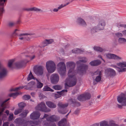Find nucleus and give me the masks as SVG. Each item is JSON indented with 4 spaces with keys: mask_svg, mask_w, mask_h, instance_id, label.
<instances>
[{
    "mask_svg": "<svg viewBox=\"0 0 126 126\" xmlns=\"http://www.w3.org/2000/svg\"><path fill=\"white\" fill-rule=\"evenodd\" d=\"M75 74H72V73L70 70L68 73V77L65 80V88L68 89V87H72L75 85L77 82V80L74 76Z\"/></svg>",
    "mask_w": 126,
    "mask_h": 126,
    "instance_id": "1",
    "label": "nucleus"
},
{
    "mask_svg": "<svg viewBox=\"0 0 126 126\" xmlns=\"http://www.w3.org/2000/svg\"><path fill=\"white\" fill-rule=\"evenodd\" d=\"M35 109L36 110L45 112H49L51 111L50 109L46 106L45 103L43 102L38 104L35 107Z\"/></svg>",
    "mask_w": 126,
    "mask_h": 126,
    "instance_id": "2",
    "label": "nucleus"
},
{
    "mask_svg": "<svg viewBox=\"0 0 126 126\" xmlns=\"http://www.w3.org/2000/svg\"><path fill=\"white\" fill-rule=\"evenodd\" d=\"M46 66L48 72L50 73L53 72L56 69L55 63L51 61H48L46 63Z\"/></svg>",
    "mask_w": 126,
    "mask_h": 126,
    "instance_id": "3",
    "label": "nucleus"
},
{
    "mask_svg": "<svg viewBox=\"0 0 126 126\" xmlns=\"http://www.w3.org/2000/svg\"><path fill=\"white\" fill-rule=\"evenodd\" d=\"M57 121V117L55 115L48 116L47 118V120L44 121V126H47L48 125V123H53Z\"/></svg>",
    "mask_w": 126,
    "mask_h": 126,
    "instance_id": "4",
    "label": "nucleus"
},
{
    "mask_svg": "<svg viewBox=\"0 0 126 126\" xmlns=\"http://www.w3.org/2000/svg\"><path fill=\"white\" fill-rule=\"evenodd\" d=\"M58 71L61 73L63 74L66 72V68L65 63L63 62L59 63L57 65Z\"/></svg>",
    "mask_w": 126,
    "mask_h": 126,
    "instance_id": "5",
    "label": "nucleus"
},
{
    "mask_svg": "<svg viewBox=\"0 0 126 126\" xmlns=\"http://www.w3.org/2000/svg\"><path fill=\"white\" fill-rule=\"evenodd\" d=\"M59 77L58 74L54 73L50 76V80L51 83L53 84L57 83L59 81Z\"/></svg>",
    "mask_w": 126,
    "mask_h": 126,
    "instance_id": "6",
    "label": "nucleus"
},
{
    "mask_svg": "<svg viewBox=\"0 0 126 126\" xmlns=\"http://www.w3.org/2000/svg\"><path fill=\"white\" fill-rule=\"evenodd\" d=\"M67 68H70L68 73L70 70V71L72 73V74H75V72L74 70L75 67V64L74 63L72 62H69L67 63Z\"/></svg>",
    "mask_w": 126,
    "mask_h": 126,
    "instance_id": "7",
    "label": "nucleus"
},
{
    "mask_svg": "<svg viewBox=\"0 0 126 126\" xmlns=\"http://www.w3.org/2000/svg\"><path fill=\"white\" fill-rule=\"evenodd\" d=\"M117 99L119 102L120 103L122 102L124 105L126 106V98L125 97V95L124 94H121L118 97Z\"/></svg>",
    "mask_w": 126,
    "mask_h": 126,
    "instance_id": "8",
    "label": "nucleus"
},
{
    "mask_svg": "<svg viewBox=\"0 0 126 126\" xmlns=\"http://www.w3.org/2000/svg\"><path fill=\"white\" fill-rule=\"evenodd\" d=\"M34 71L36 74L39 75H41L43 73V67L41 66L36 67L34 69Z\"/></svg>",
    "mask_w": 126,
    "mask_h": 126,
    "instance_id": "9",
    "label": "nucleus"
},
{
    "mask_svg": "<svg viewBox=\"0 0 126 126\" xmlns=\"http://www.w3.org/2000/svg\"><path fill=\"white\" fill-rule=\"evenodd\" d=\"M40 113L38 111H34L30 115V118L32 119H37L40 116Z\"/></svg>",
    "mask_w": 126,
    "mask_h": 126,
    "instance_id": "10",
    "label": "nucleus"
},
{
    "mask_svg": "<svg viewBox=\"0 0 126 126\" xmlns=\"http://www.w3.org/2000/svg\"><path fill=\"white\" fill-rule=\"evenodd\" d=\"M88 67L87 65L82 64L81 65L78 67V69L80 71L82 72H86L88 69Z\"/></svg>",
    "mask_w": 126,
    "mask_h": 126,
    "instance_id": "11",
    "label": "nucleus"
},
{
    "mask_svg": "<svg viewBox=\"0 0 126 126\" xmlns=\"http://www.w3.org/2000/svg\"><path fill=\"white\" fill-rule=\"evenodd\" d=\"M98 76H97L95 79V81L97 82L100 81L101 78V73L100 71H96L94 73V75H97Z\"/></svg>",
    "mask_w": 126,
    "mask_h": 126,
    "instance_id": "12",
    "label": "nucleus"
},
{
    "mask_svg": "<svg viewBox=\"0 0 126 126\" xmlns=\"http://www.w3.org/2000/svg\"><path fill=\"white\" fill-rule=\"evenodd\" d=\"M46 103L47 106L50 108L54 109L56 107V105L53 102L48 101L46 102Z\"/></svg>",
    "mask_w": 126,
    "mask_h": 126,
    "instance_id": "13",
    "label": "nucleus"
},
{
    "mask_svg": "<svg viewBox=\"0 0 126 126\" xmlns=\"http://www.w3.org/2000/svg\"><path fill=\"white\" fill-rule=\"evenodd\" d=\"M100 23L98 26V30H103L105 25V22L103 20L101 21L100 22Z\"/></svg>",
    "mask_w": 126,
    "mask_h": 126,
    "instance_id": "14",
    "label": "nucleus"
},
{
    "mask_svg": "<svg viewBox=\"0 0 126 126\" xmlns=\"http://www.w3.org/2000/svg\"><path fill=\"white\" fill-rule=\"evenodd\" d=\"M67 121L66 119L63 118L59 121L58 123L59 126H65L67 124Z\"/></svg>",
    "mask_w": 126,
    "mask_h": 126,
    "instance_id": "15",
    "label": "nucleus"
},
{
    "mask_svg": "<svg viewBox=\"0 0 126 126\" xmlns=\"http://www.w3.org/2000/svg\"><path fill=\"white\" fill-rule=\"evenodd\" d=\"M101 63V61L99 60H95L91 62L90 64L93 66H96L98 65Z\"/></svg>",
    "mask_w": 126,
    "mask_h": 126,
    "instance_id": "16",
    "label": "nucleus"
},
{
    "mask_svg": "<svg viewBox=\"0 0 126 126\" xmlns=\"http://www.w3.org/2000/svg\"><path fill=\"white\" fill-rule=\"evenodd\" d=\"M78 20L79 23L83 26L85 27L87 26L86 23L83 19L79 18L78 19Z\"/></svg>",
    "mask_w": 126,
    "mask_h": 126,
    "instance_id": "17",
    "label": "nucleus"
},
{
    "mask_svg": "<svg viewBox=\"0 0 126 126\" xmlns=\"http://www.w3.org/2000/svg\"><path fill=\"white\" fill-rule=\"evenodd\" d=\"M106 56L107 58L109 59H115L116 58L120 59L116 55L113 54H107Z\"/></svg>",
    "mask_w": 126,
    "mask_h": 126,
    "instance_id": "18",
    "label": "nucleus"
},
{
    "mask_svg": "<svg viewBox=\"0 0 126 126\" xmlns=\"http://www.w3.org/2000/svg\"><path fill=\"white\" fill-rule=\"evenodd\" d=\"M68 103L63 104L61 102H59L58 104V106L59 108H64L67 107L68 106Z\"/></svg>",
    "mask_w": 126,
    "mask_h": 126,
    "instance_id": "19",
    "label": "nucleus"
},
{
    "mask_svg": "<svg viewBox=\"0 0 126 126\" xmlns=\"http://www.w3.org/2000/svg\"><path fill=\"white\" fill-rule=\"evenodd\" d=\"M6 71L5 69L3 68L1 72H0V78H1L4 76L6 74Z\"/></svg>",
    "mask_w": 126,
    "mask_h": 126,
    "instance_id": "20",
    "label": "nucleus"
},
{
    "mask_svg": "<svg viewBox=\"0 0 126 126\" xmlns=\"http://www.w3.org/2000/svg\"><path fill=\"white\" fill-rule=\"evenodd\" d=\"M43 90L44 91H49L51 92H54V90H53L50 88L47 85L45 86Z\"/></svg>",
    "mask_w": 126,
    "mask_h": 126,
    "instance_id": "21",
    "label": "nucleus"
},
{
    "mask_svg": "<svg viewBox=\"0 0 126 126\" xmlns=\"http://www.w3.org/2000/svg\"><path fill=\"white\" fill-rule=\"evenodd\" d=\"M25 10L29 11H34L36 12L40 11H41L40 9L37 8L35 7H33L31 8L26 9Z\"/></svg>",
    "mask_w": 126,
    "mask_h": 126,
    "instance_id": "22",
    "label": "nucleus"
},
{
    "mask_svg": "<svg viewBox=\"0 0 126 126\" xmlns=\"http://www.w3.org/2000/svg\"><path fill=\"white\" fill-rule=\"evenodd\" d=\"M117 65L121 68L126 67V62H123L122 63H117Z\"/></svg>",
    "mask_w": 126,
    "mask_h": 126,
    "instance_id": "23",
    "label": "nucleus"
},
{
    "mask_svg": "<svg viewBox=\"0 0 126 126\" xmlns=\"http://www.w3.org/2000/svg\"><path fill=\"white\" fill-rule=\"evenodd\" d=\"M36 87L38 88H41L43 86V84L39 81L38 79H36Z\"/></svg>",
    "mask_w": 126,
    "mask_h": 126,
    "instance_id": "24",
    "label": "nucleus"
},
{
    "mask_svg": "<svg viewBox=\"0 0 126 126\" xmlns=\"http://www.w3.org/2000/svg\"><path fill=\"white\" fill-rule=\"evenodd\" d=\"M84 95L85 100L89 99L91 97V95L89 93H86L83 94Z\"/></svg>",
    "mask_w": 126,
    "mask_h": 126,
    "instance_id": "25",
    "label": "nucleus"
},
{
    "mask_svg": "<svg viewBox=\"0 0 126 126\" xmlns=\"http://www.w3.org/2000/svg\"><path fill=\"white\" fill-rule=\"evenodd\" d=\"M69 3H66V4H64V5H63V4H61V5H60L58 8V9H54L53 11L54 12H57L60 9L62 8L65 7V6H66V5H67Z\"/></svg>",
    "mask_w": 126,
    "mask_h": 126,
    "instance_id": "26",
    "label": "nucleus"
},
{
    "mask_svg": "<svg viewBox=\"0 0 126 126\" xmlns=\"http://www.w3.org/2000/svg\"><path fill=\"white\" fill-rule=\"evenodd\" d=\"M84 95L83 94L79 95L77 97L78 99L80 101H82L85 100Z\"/></svg>",
    "mask_w": 126,
    "mask_h": 126,
    "instance_id": "27",
    "label": "nucleus"
},
{
    "mask_svg": "<svg viewBox=\"0 0 126 126\" xmlns=\"http://www.w3.org/2000/svg\"><path fill=\"white\" fill-rule=\"evenodd\" d=\"M29 112V111L28 110H25L23 111L22 113L20 114V115L21 116L23 117H25Z\"/></svg>",
    "mask_w": 126,
    "mask_h": 126,
    "instance_id": "28",
    "label": "nucleus"
},
{
    "mask_svg": "<svg viewBox=\"0 0 126 126\" xmlns=\"http://www.w3.org/2000/svg\"><path fill=\"white\" fill-rule=\"evenodd\" d=\"M53 89L56 90H60L62 89V87L60 85H55L52 87Z\"/></svg>",
    "mask_w": 126,
    "mask_h": 126,
    "instance_id": "29",
    "label": "nucleus"
},
{
    "mask_svg": "<svg viewBox=\"0 0 126 126\" xmlns=\"http://www.w3.org/2000/svg\"><path fill=\"white\" fill-rule=\"evenodd\" d=\"M114 67L118 68V69L117 70L119 72H122L126 71V68H120L119 67H117L116 66H114Z\"/></svg>",
    "mask_w": 126,
    "mask_h": 126,
    "instance_id": "30",
    "label": "nucleus"
},
{
    "mask_svg": "<svg viewBox=\"0 0 126 126\" xmlns=\"http://www.w3.org/2000/svg\"><path fill=\"white\" fill-rule=\"evenodd\" d=\"M94 50L97 51L102 52L103 51V49L99 47L94 46Z\"/></svg>",
    "mask_w": 126,
    "mask_h": 126,
    "instance_id": "31",
    "label": "nucleus"
},
{
    "mask_svg": "<svg viewBox=\"0 0 126 126\" xmlns=\"http://www.w3.org/2000/svg\"><path fill=\"white\" fill-rule=\"evenodd\" d=\"M67 92V90H63L60 92H58L57 93H58L59 95H64L65 93H66Z\"/></svg>",
    "mask_w": 126,
    "mask_h": 126,
    "instance_id": "32",
    "label": "nucleus"
},
{
    "mask_svg": "<svg viewBox=\"0 0 126 126\" xmlns=\"http://www.w3.org/2000/svg\"><path fill=\"white\" fill-rule=\"evenodd\" d=\"M108 71L112 76H115L116 75L115 72L113 69L110 68L109 69Z\"/></svg>",
    "mask_w": 126,
    "mask_h": 126,
    "instance_id": "33",
    "label": "nucleus"
},
{
    "mask_svg": "<svg viewBox=\"0 0 126 126\" xmlns=\"http://www.w3.org/2000/svg\"><path fill=\"white\" fill-rule=\"evenodd\" d=\"M22 109H19L16 110L14 112L15 115H17L21 112L22 111Z\"/></svg>",
    "mask_w": 126,
    "mask_h": 126,
    "instance_id": "34",
    "label": "nucleus"
},
{
    "mask_svg": "<svg viewBox=\"0 0 126 126\" xmlns=\"http://www.w3.org/2000/svg\"><path fill=\"white\" fill-rule=\"evenodd\" d=\"M18 94L17 92L12 93L9 94V96L10 97H13L14 98H15Z\"/></svg>",
    "mask_w": 126,
    "mask_h": 126,
    "instance_id": "35",
    "label": "nucleus"
},
{
    "mask_svg": "<svg viewBox=\"0 0 126 126\" xmlns=\"http://www.w3.org/2000/svg\"><path fill=\"white\" fill-rule=\"evenodd\" d=\"M34 78V77L32 74V73L31 71L29 75L28 76L27 78L28 80H29L31 79H33Z\"/></svg>",
    "mask_w": 126,
    "mask_h": 126,
    "instance_id": "36",
    "label": "nucleus"
},
{
    "mask_svg": "<svg viewBox=\"0 0 126 126\" xmlns=\"http://www.w3.org/2000/svg\"><path fill=\"white\" fill-rule=\"evenodd\" d=\"M30 97V96L29 95H25L23 97V99L26 100L29 99Z\"/></svg>",
    "mask_w": 126,
    "mask_h": 126,
    "instance_id": "37",
    "label": "nucleus"
},
{
    "mask_svg": "<svg viewBox=\"0 0 126 126\" xmlns=\"http://www.w3.org/2000/svg\"><path fill=\"white\" fill-rule=\"evenodd\" d=\"M18 105L20 108H23L25 106V104L23 102H21L18 104Z\"/></svg>",
    "mask_w": 126,
    "mask_h": 126,
    "instance_id": "38",
    "label": "nucleus"
},
{
    "mask_svg": "<svg viewBox=\"0 0 126 126\" xmlns=\"http://www.w3.org/2000/svg\"><path fill=\"white\" fill-rule=\"evenodd\" d=\"M14 61L13 60H11L9 61L8 64L9 67H11Z\"/></svg>",
    "mask_w": 126,
    "mask_h": 126,
    "instance_id": "39",
    "label": "nucleus"
},
{
    "mask_svg": "<svg viewBox=\"0 0 126 126\" xmlns=\"http://www.w3.org/2000/svg\"><path fill=\"white\" fill-rule=\"evenodd\" d=\"M100 126H109L107 123L106 122H103L100 124Z\"/></svg>",
    "mask_w": 126,
    "mask_h": 126,
    "instance_id": "40",
    "label": "nucleus"
},
{
    "mask_svg": "<svg viewBox=\"0 0 126 126\" xmlns=\"http://www.w3.org/2000/svg\"><path fill=\"white\" fill-rule=\"evenodd\" d=\"M96 28L94 27L91 30V32L93 34L96 32L97 31L96 30Z\"/></svg>",
    "mask_w": 126,
    "mask_h": 126,
    "instance_id": "41",
    "label": "nucleus"
},
{
    "mask_svg": "<svg viewBox=\"0 0 126 126\" xmlns=\"http://www.w3.org/2000/svg\"><path fill=\"white\" fill-rule=\"evenodd\" d=\"M7 1V0H0V5H3L4 3Z\"/></svg>",
    "mask_w": 126,
    "mask_h": 126,
    "instance_id": "42",
    "label": "nucleus"
},
{
    "mask_svg": "<svg viewBox=\"0 0 126 126\" xmlns=\"http://www.w3.org/2000/svg\"><path fill=\"white\" fill-rule=\"evenodd\" d=\"M46 41H47L48 44L52 43L54 41L52 39H50L49 40L46 39Z\"/></svg>",
    "mask_w": 126,
    "mask_h": 126,
    "instance_id": "43",
    "label": "nucleus"
},
{
    "mask_svg": "<svg viewBox=\"0 0 126 126\" xmlns=\"http://www.w3.org/2000/svg\"><path fill=\"white\" fill-rule=\"evenodd\" d=\"M43 44L44 46H46L49 44L47 41H46V39L43 42Z\"/></svg>",
    "mask_w": 126,
    "mask_h": 126,
    "instance_id": "44",
    "label": "nucleus"
},
{
    "mask_svg": "<svg viewBox=\"0 0 126 126\" xmlns=\"http://www.w3.org/2000/svg\"><path fill=\"white\" fill-rule=\"evenodd\" d=\"M13 118V114H10V115L9 118V120L11 121L12 120Z\"/></svg>",
    "mask_w": 126,
    "mask_h": 126,
    "instance_id": "45",
    "label": "nucleus"
},
{
    "mask_svg": "<svg viewBox=\"0 0 126 126\" xmlns=\"http://www.w3.org/2000/svg\"><path fill=\"white\" fill-rule=\"evenodd\" d=\"M16 66L18 68H20L22 66V64L20 63H17L16 64Z\"/></svg>",
    "mask_w": 126,
    "mask_h": 126,
    "instance_id": "46",
    "label": "nucleus"
},
{
    "mask_svg": "<svg viewBox=\"0 0 126 126\" xmlns=\"http://www.w3.org/2000/svg\"><path fill=\"white\" fill-rule=\"evenodd\" d=\"M9 99H8L7 100H5L4 102H3V103L1 105V106L3 107V108H4V109H5V108L4 107V106H5V103L7 102L8 101Z\"/></svg>",
    "mask_w": 126,
    "mask_h": 126,
    "instance_id": "47",
    "label": "nucleus"
},
{
    "mask_svg": "<svg viewBox=\"0 0 126 126\" xmlns=\"http://www.w3.org/2000/svg\"><path fill=\"white\" fill-rule=\"evenodd\" d=\"M119 41H122L124 42H126V39L124 38H119Z\"/></svg>",
    "mask_w": 126,
    "mask_h": 126,
    "instance_id": "48",
    "label": "nucleus"
},
{
    "mask_svg": "<svg viewBox=\"0 0 126 126\" xmlns=\"http://www.w3.org/2000/svg\"><path fill=\"white\" fill-rule=\"evenodd\" d=\"M116 35L118 37H122L123 36V34H122L120 32L117 33L116 34Z\"/></svg>",
    "mask_w": 126,
    "mask_h": 126,
    "instance_id": "49",
    "label": "nucleus"
},
{
    "mask_svg": "<svg viewBox=\"0 0 126 126\" xmlns=\"http://www.w3.org/2000/svg\"><path fill=\"white\" fill-rule=\"evenodd\" d=\"M4 11L3 8L0 7V15H1Z\"/></svg>",
    "mask_w": 126,
    "mask_h": 126,
    "instance_id": "50",
    "label": "nucleus"
},
{
    "mask_svg": "<svg viewBox=\"0 0 126 126\" xmlns=\"http://www.w3.org/2000/svg\"><path fill=\"white\" fill-rule=\"evenodd\" d=\"M48 125L47 126H56V124L54 123H48Z\"/></svg>",
    "mask_w": 126,
    "mask_h": 126,
    "instance_id": "51",
    "label": "nucleus"
},
{
    "mask_svg": "<svg viewBox=\"0 0 126 126\" xmlns=\"http://www.w3.org/2000/svg\"><path fill=\"white\" fill-rule=\"evenodd\" d=\"M23 87H19L17 88H15L14 90V91H17L18 90H19L20 89H22L23 88Z\"/></svg>",
    "mask_w": 126,
    "mask_h": 126,
    "instance_id": "52",
    "label": "nucleus"
},
{
    "mask_svg": "<svg viewBox=\"0 0 126 126\" xmlns=\"http://www.w3.org/2000/svg\"><path fill=\"white\" fill-rule=\"evenodd\" d=\"M30 122H31L27 121V122H26L24 123L23 125V126H27L28 124H29L30 123Z\"/></svg>",
    "mask_w": 126,
    "mask_h": 126,
    "instance_id": "53",
    "label": "nucleus"
},
{
    "mask_svg": "<svg viewBox=\"0 0 126 126\" xmlns=\"http://www.w3.org/2000/svg\"><path fill=\"white\" fill-rule=\"evenodd\" d=\"M3 126H9L8 122H6L4 123Z\"/></svg>",
    "mask_w": 126,
    "mask_h": 126,
    "instance_id": "54",
    "label": "nucleus"
},
{
    "mask_svg": "<svg viewBox=\"0 0 126 126\" xmlns=\"http://www.w3.org/2000/svg\"><path fill=\"white\" fill-rule=\"evenodd\" d=\"M4 110V108L0 109V115L1 114Z\"/></svg>",
    "mask_w": 126,
    "mask_h": 126,
    "instance_id": "55",
    "label": "nucleus"
},
{
    "mask_svg": "<svg viewBox=\"0 0 126 126\" xmlns=\"http://www.w3.org/2000/svg\"><path fill=\"white\" fill-rule=\"evenodd\" d=\"M55 97L56 98H58L60 97V96L58 94H55Z\"/></svg>",
    "mask_w": 126,
    "mask_h": 126,
    "instance_id": "56",
    "label": "nucleus"
},
{
    "mask_svg": "<svg viewBox=\"0 0 126 126\" xmlns=\"http://www.w3.org/2000/svg\"><path fill=\"white\" fill-rule=\"evenodd\" d=\"M14 25V24L12 22H10L9 23V26L12 27Z\"/></svg>",
    "mask_w": 126,
    "mask_h": 126,
    "instance_id": "57",
    "label": "nucleus"
},
{
    "mask_svg": "<svg viewBox=\"0 0 126 126\" xmlns=\"http://www.w3.org/2000/svg\"><path fill=\"white\" fill-rule=\"evenodd\" d=\"M29 34L28 33H24V34H22L20 35V36H24V35H29Z\"/></svg>",
    "mask_w": 126,
    "mask_h": 126,
    "instance_id": "58",
    "label": "nucleus"
},
{
    "mask_svg": "<svg viewBox=\"0 0 126 126\" xmlns=\"http://www.w3.org/2000/svg\"><path fill=\"white\" fill-rule=\"evenodd\" d=\"M31 85H34L35 84V83L34 81H31L30 83Z\"/></svg>",
    "mask_w": 126,
    "mask_h": 126,
    "instance_id": "59",
    "label": "nucleus"
},
{
    "mask_svg": "<svg viewBox=\"0 0 126 126\" xmlns=\"http://www.w3.org/2000/svg\"><path fill=\"white\" fill-rule=\"evenodd\" d=\"M122 33L124 35H126V30L122 31Z\"/></svg>",
    "mask_w": 126,
    "mask_h": 126,
    "instance_id": "60",
    "label": "nucleus"
},
{
    "mask_svg": "<svg viewBox=\"0 0 126 126\" xmlns=\"http://www.w3.org/2000/svg\"><path fill=\"white\" fill-rule=\"evenodd\" d=\"M5 112L8 115L9 113V111L8 110H7Z\"/></svg>",
    "mask_w": 126,
    "mask_h": 126,
    "instance_id": "61",
    "label": "nucleus"
},
{
    "mask_svg": "<svg viewBox=\"0 0 126 126\" xmlns=\"http://www.w3.org/2000/svg\"><path fill=\"white\" fill-rule=\"evenodd\" d=\"M48 116V115L47 114H45L44 116V118H46Z\"/></svg>",
    "mask_w": 126,
    "mask_h": 126,
    "instance_id": "62",
    "label": "nucleus"
},
{
    "mask_svg": "<svg viewBox=\"0 0 126 126\" xmlns=\"http://www.w3.org/2000/svg\"><path fill=\"white\" fill-rule=\"evenodd\" d=\"M98 56L99 57L101 58L103 61H104V60L102 58V56L101 55H99Z\"/></svg>",
    "mask_w": 126,
    "mask_h": 126,
    "instance_id": "63",
    "label": "nucleus"
},
{
    "mask_svg": "<svg viewBox=\"0 0 126 126\" xmlns=\"http://www.w3.org/2000/svg\"><path fill=\"white\" fill-rule=\"evenodd\" d=\"M10 126H15L14 124H11L10 125Z\"/></svg>",
    "mask_w": 126,
    "mask_h": 126,
    "instance_id": "64",
    "label": "nucleus"
}]
</instances>
